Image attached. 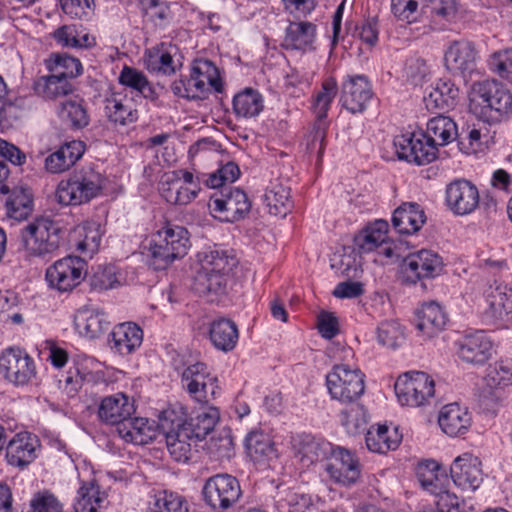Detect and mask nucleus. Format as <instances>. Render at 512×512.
<instances>
[{"label":"nucleus","instance_id":"6ab92c4d","mask_svg":"<svg viewBox=\"0 0 512 512\" xmlns=\"http://www.w3.org/2000/svg\"><path fill=\"white\" fill-rule=\"evenodd\" d=\"M446 203L456 215L471 214L479 205L478 189L465 179L453 181L446 188Z\"/></svg>","mask_w":512,"mask_h":512},{"label":"nucleus","instance_id":"39448f33","mask_svg":"<svg viewBox=\"0 0 512 512\" xmlns=\"http://www.w3.org/2000/svg\"><path fill=\"white\" fill-rule=\"evenodd\" d=\"M65 231L49 218H37L21 229L25 249L32 255L43 256L57 250Z\"/></svg>","mask_w":512,"mask_h":512},{"label":"nucleus","instance_id":"72a5a7b5","mask_svg":"<svg viewBox=\"0 0 512 512\" xmlns=\"http://www.w3.org/2000/svg\"><path fill=\"white\" fill-rule=\"evenodd\" d=\"M438 423L444 433L455 437L468 430L471 425V416L467 409L458 403H450L441 409Z\"/></svg>","mask_w":512,"mask_h":512},{"label":"nucleus","instance_id":"ddd939ff","mask_svg":"<svg viewBox=\"0 0 512 512\" xmlns=\"http://www.w3.org/2000/svg\"><path fill=\"white\" fill-rule=\"evenodd\" d=\"M323 469L329 478L337 484L351 486L355 484L361 476V464L358 457L350 450L333 446Z\"/></svg>","mask_w":512,"mask_h":512},{"label":"nucleus","instance_id":"5701e85b","mask_svg":"<svg viewBox=\"0 0 512 512\" xmlns=\"http://www.w3.org/2000/svg\"><path fill=\"white\" fill-rule=\"evenodd\" d=\"M40 447L39 439L30 432H20L10 439L6 446L7 463L13 467L24 469L37 457Z\"/></svg>","mask_w":512,"mask_h":512},{"label":"nucleus","instance_id":"774afa93","mask_svg":"<svg viewBox=\"0 0 512 512\" xmlns=\"http://www.w3.org/2000/svg\"><path fill=\"white\" fill-rule=\"evenodd\" d=\"M428 73V66L423 59H410L406 64L405 75L407 80L410 81L413 85L421 84Z\"/></svg>","mask_w":512,"mask_h":512},{"label":"nucleus","instance_id":"a878e982","mask_svg":"<svg viewBox=\"0 0 512 512\" xmlns=\"http://www.w3.org/2000/svg\"><path fill=\"white\" fill-rule=\"evenodd\" d=\"M143 342V331L135 323L126 322L116 325L109 335L110 349L119 355L134 353Z\"/></svg>","mask_w":512,"mask_h":512},{"label":"nucleus","instance_id":"a211bd4d","mask_svg":"<svg viewBox=\"0 0 512 512\" xmlns=\"http://www.w3.org/2000/svg\"><path fill=\"white\" fill-rule=\"evenodd\" d=\"M212 208L215 212L223 213L228 222H235L243 219L251 209V202L246 193L235 187H224L219 195L211 198Z\"/></svg>","mask_w":512,"mask_h":512},{"label":"nucleus","instance_id":"864d4df0","mask_svg":"<svg viewBox=\"0 0 512 512\" xmlns=\"http://www.w3.org/2000/svg\"><path fill=\"white\" fill-rule=\"evenodd\" d=\"M341 425L350 435H357L366 430L367 414L362 405L354 404L344 409L340 413Z\"/></svg>","mask_w":512,"mask_h":512},{"label":"nucleus","instance_id":"7c9ffc66","mask_svg":"<svg viewBox=\"0 0 512 512\" xmlns=\"http://www.w3.org/2000/svg\"><path fill=\"white\" fill-rule=\"evenodd\" d=\"M336 93L337 83L335 79L329 78L323 82L322 89L315 98L314 108L318 122L315 125L313 141L320 142L319 154H322L323 152L326 133V124L323 122V120L327 116V111L329 110L330 104L333 98L336 96Z\"/></svg>","mask_w":512,"mask_h":512},{"label":"nucleus","instance_id":"b1692460","mask_svg":"<svg viewBox=\"0 0 512 512\" xmlns=\"http://www.w3.org/2000/svg\"><path fill=\"white\" fill-rule=\"evenodd\" d=\"M444 60L453 74L466 76L476 69L477 51L469 41H454L446 50Z\"/></svg>","mask_w":512,"mask_h":512},{"label":"nucleus","instance_id":"aec40b11","mask_svg":"<svg viewBox=\"0 0 512 512\" xmlns=\"http://www.w3.org/2000/svg\"><path fill=\"white\" fill-rule=\"evenodd\" d=\"M454 484L462 490L475 491L483 481L481 461L471 453L458 456L450 467Z\"/></svg>","mask_w":512,"mask_h":512},{"label":"nucleus","instance_id":"2eb2a0df","mask_svg":"<svg viewBox=\"0 0 512 512\" xmlns=\"http://www.w3.org/2000/svg\"><path fill=\"white\" fill-rule=\"evenodd\" d=\"M86 275L87 263L78 256H67L47 269L46 280L52 288L68 292L77 287Z\"/></svg>","mask_w":512,"mask_h":512},{"label":"nucleus","instance_id":"c756f323","mask_svg":"<svg viewBox=\"0 0 512 512\" xmlns=\"http://www.w3.org/2000/svg\"><path fill=\"white\" fill-rule=\"evenodd\" d=\"M293 446L301 462L308 466L317 461L326 462L334 445L310 434H303L294 439Z\"/></svg>","mask_w":512,"mask_h":512},{"label":"nucleus","instance_id":"c9c22d12","mask_svg":"<svg viewBox=\"0 0 512 512\" xmlns=\"http://www.w3.org/2000/svg\"><path fill=\"white\" fill-rule=\"evenodd\" d=\"M316 37V25L311 22H290L285 30L282 47L286 50L312 49Z\"/></svg>","mask_w":512,"mask_h":512},{"label":"nucleus","instance_id":"4d7b16f0","mask_svg":"<svg viewBox=\"0 0 512 512\" xmlns=\"http://www.w3.org/2000/svg\"><path fill=\"white\" fill-rule=\"evenodd\" d=\"M102 499L97 486L94 484L82 485L74 503L75 512H96Z\"/></svg>","mask_w":512,"mask_h":512},{"label":"nucleus","instance_id":"8fccbe9b","mask_svg":"<svg viewBox=\"0 0 512 512\" xmlns=\"http://www.w3.org/2000/svg\"><path fill=\"white\" fill-rule=\"evenodd\" d=\"M60 119L72 129H82L90 122V117L82 99H70L61 103L58 110Z\"/></svg>","mask_w":512,"mask_h":512},{"label":"nucleus","instance_id":"79ce46f5","mask_svg":"<svg viewBox=\"0 0 512 512\" xmlns=\"http://www.w3.org/2000/svg\"><path fill=\"white\" fill-rule=\"evenodd\" d=\"M73 85L53 73L39 77L34 82L35 93L46 100H56L73 92Z\"/></svg>","mask_w":512,"mask_h":512},{"label":"nucleus","instance_id":"13d9d810","mask_svg":"<svg viewBox=\"0 0 512 512\" xmlns=\"http://www.w3.org/2000/svg\"><path fill=\"white\" fill-rule=\"evenodd\" d=\"M28 512H63V505L49 490L38 491L30 500Z\"/></svg>","mask_w":512,"mask_h":512},{"label":"nucleus","instance_id":"473e14b6","mask_svg":"<svg viewBox=\"0 0 512 512\" xmlns=\"http://www.w3.org/2000/svg\"><path fill=\"white\" fill-rule=\"evenodd\" d=\"M459 89L450 80L439 79L432 84L423 98L428 110H448L455 106Z\"/></svg>","mask_w":512,"mask_h":512},{"label":"nucleus","instance_id":"4be33fe9","mask_svg":"<svg viewBox=\"0 0 512 512\" xmlns=\"http://www.w3.org/2000/svg\"><path fill=\"white\" fill-rule=\"evenodd\" d=\"M373 91L364 75L348 76L342 84L340 101L351 113H361L372 99Z\"/></svg>","mask_w":512,"mask_h":512},{"label":"nucleus","instance_id":"3c124183","mask_svg":"<svg viewBox=\"0 0 512 512\" xmlns=\"http://www.w3.org/2000/svg\"><path fill=\"white\" fill-rule=\"evenodd\" d=\"M46 68L67 81H70L82 73V64L79 59L67 54H52L45 60Z\"/></svg>","mask_w":512,"mask_h":512},{"label":"nucleus","instance_id":"09e8293b","mask_svg":"<svg viewBox=\"0 0 512 512\" xmlns=\"http://www.w3.org/2000/svg\"><path fill=\"white\" fill-rule=\"evenodd\" d=\"M264 202L271 215L285 217L291 207L289 188L280 182H272L266 188Z\"/></svg>","mask_w":512,"mask_h":512},{"label":"nucleus","instance_id":"5fc2aeb1","mask_svg":"<svg viewBox=\"0 0 512 512\" xmlns=\"http://www.w3.org/2000/svg\"><path fill=\"white\" fill-rule=\"evenodd\" d=\"M240 176V169L235 162L229 161L222 165L215 172L209 174L203 183L209 188H224L231 187L230 185L235 182Z\"/></svg>","mask_w":512,"mask_h":512},{"label":"nucleus","instance_id":"680f3d73","mask_svg":"<svg viewBox=\"0 0 512 512\" xmlns=\"http://www.w3.org/2000/svg\"><path fill=\"white\" fill-rule=\"evenodd\" d=\"M488 65L492 72L512 83V49L493 53Z\"/></svg>","mask_w":512,"mask_h":512},{"label":"nucleus","instance_id":"ea45409f","mask_svg":"<svg viewBox=\"0 0 512 512\" xmlns=\"http://www.w3.org/2000/svg\"><path fill=\"white\" fill-rule=\"evenodd\" d=\"M388 223L377 220L363 229L354 238V244L360 254L369 253L381 248L387 239Z\"/></svg>","mask_w":512,"mask_h":512},{"label":"nucleus","instance_id":"9b49d317","mask_svg":"<svg viewBox=\"0 0 512 512\" xmlns=\"http://www.w3.org/2000/svg\"><path fill=\"white\" fill-rule=\"evenodd\" d=\"M394 146L400 159L425 165L438 156V145L424 131L401 134L395 137Z\"/></svg>","mask_w":512,"mask_h":512},{"label":"nucleus","instance_id":"c85d7f7f","mask_svg":"<svg viewBox=\"0 0 512 512\" xmlns=\"http://www.w3.org/2000/svg\"><path fill=\"white\" fill-rule=\"evenodd\" d=\"M84 152V142L80 140L67 142L45 158V169L53 174L62 173L72 167Z\"/></svg>","mask_w":512,"mask_h":512},{"label":"nucleus","instance_id":"a18cd8bd","mask_svg":"<svg viewBox=\"0 0 512 512\" xmlns=\"http://www.w3.org/2000/svg\"><path fill=\"white\" fill-rule=\"evenodd\" d=\"M262 95L252 88H246L233 98V112L237 117H256L263 110Z\"/></svg>","mask_w":512,"mask_h":512},{"label":"nucleus","instance_id":"69168bd1","mask_svg":"<svg viewBox=\"0 0 512 512\" xmlns=\"http://www.w3.org/2000/svg\"><path fill=\"white\" fill-rule=\"evenodd\" d=\"M141 5L143 16L156 25L168 17V6L159 0H145L141 2Z\"/></svg>","mask_w":512,"mask_h":512},{"label":"nucleus","instance_id":"1a4fd4ad","mask_svg":"<svg viewBox=\"0 0 512 512\" xmlns=\"http://www.w3.org/2000/svg\"><path fill=\"white\" fill-rule=\"evenodd\" d=\"M442 257L428 249L408 254L401 262L399 273L403 283L416 284L422 279L435 278L443 270Z\"/></svg>","mask_w":512,"mask_h":512},{"label":"nucleus","instance_id":"f704fd0d","mask_svg":"<svg viewBox=\"0 0 512 512\" xmlns=\"http://www.w3.org/2000/svg\"><path fill=\"white\" fill-rule=\"evenodd\" d=\"M104 114L114 125L127 126L137 121L138 111L121 94L112 93L104 100Z\"/></svg>","mask_w":512,"mask_h":512},{"label":"nucleus","instance_id":"2f4dec72","mask_svg":"<svg viewBox=\"0 0 512 512\" xmlns=\"http://www.w3.org/2000/svg\"><path fill=\"white\" fill-rule=\"evenodd\" d=\"M417 477L422 487L434 494L437 500L444 495L456 496L447 489L448 478L434 460L421 463L417 469Z\"/></svg>","mask_w":512,"mask_h":512},{"label":"nucleus","instance_id":"6e6552de","mask_svg":"<svg viewBox=\"0 0 512 512\" xmlns=\"http://www.w3.org/2000/svg\"><path fill=\"white\" fill-rule=\"evenodd\" d=\"M204 502L214 511L223 512L233 507L242 495L238 479L221 473L209 477L202 489Z\"/></svg>","mask_w":512,"mask_h":512},{"label":"nucleus","instance_id":"0e129e2a","mask_svg":"<svg viewBox=\"0 0 512 512\" xmlns=\"http://www.w3.org/2000/svg\"><path fill=\"white\" fill-rule=\"evenodd\" d=\"M403 337V331L395 321H384L377 328V339L383 346L395 348Z\"/></svg>","mask_w":512,"mask_h":512},{"label":"nucleus","instance_id":"0eeeda50","mask_svg":"<svg viewBox=\"0 0 512 512\" xmlns=\"http://www.w3.org/2000/svg\"><path fill=\"white\" fill-rule=\"evenodd\" d=\"M394 389L402 405L419 407L429 405L435 394V382L422 371H409L400 375Z\"/></svg>","mask_w":512,"mask_h":512},{"label":"nucleus","instance_id":"e2e57ef3","mask_svg":"<svg viewBox=\"0 0 512 512\" xmlns=\"http://www.w3.org/2000/svg\"><path fill=\"white\" fill-rule=\"evenodd\" d=\"M19 296L12 290L0 291V316H4L6 320H11L15 324L23 322L22 314L14 311L19 305Z\"/></svg>","mask_w":512,"mask_h":512},{"label":"nucleus","instance_id":"f257e3e1","mask_svg":"<svg viewBox=\"0 0 512 512\" xmlns=\"http://www.w3.org/2000/svg\"><path fill=\"white\" fill-rule=\"evenodd\" d=\"M197 257L199 267L193 276L192 290L213 301V296L226 292L228 275L237 265V259L231 251L221 248L200 252Z\"/></svg>","mask_w":512,"mask_h":512},{"label":"nucleus","instance_id":"9d476101","mask_svg":"<svg viewBox=\"0 0 512 512\" xmlns=\"http://www.w3.org/2000/svg\"><path fill=\"white\" fill-rule=\"evenodd\" d=\"M326 384L331 397L341 402H354L365 390L364 374L345 364L333 367L326 376Z\"/></svg>","mask_w":512,"mask_h":512},{"label":"nucleus","instance_id":"bf43d9fd","mask_svg":"<svg viewBox=\"0 0 512 512\" xmlns=\"http://www.w3.org/2000/svg\"><path fill=\"white\" fill-rule=\"evenodd\" d=\"M487 383L494 388H504L512 384V360L506 359L495 363L487 374Z\"/></svg>","mask_w":512,"mask_h":512},{"label":"nucleus","instance_id":"f8f14e48","mask_svg":"<svg viewBox=\"0 0 512 512\" xmlns=\"http://www.w3.org/2000/svg\"><path fill=\"white\" fill-rule=\"evenodd\" d=\"M0 373L15 386H24L38 379L33 358L25 350L15 347L1 354Z\"/></svg>","mask_w":512,"mask_h":512},{"label":"nucleus","instance_id":"f3484780","mask_svg":"<svg viewBox=\"0 0 512 512\" xmlns=\"http://www.w3.org/2000/svg\"><path fill=\"white\" fill-rule=\"evenodd\" d=\"M172 408L176 409L174 419L181 420V428L194 440V444L206 438L211 433L220 418L219 410L215 407L204 408L196 413L195 416L186 419L187 409L181 404H176Z\"/></svg>","mask_w":512,"mask_h":512},{"label":"nucleus","instance_id":"338daca9","mask_svg":"<svg viewBox=\"0 0 512 512\" xmlns=\"http://www.w3.org/2000/svg\"><path fill=\"white\" fill-rule=\"evenodd\" d=\"M391 9L398 19L411 23L417 19L418 0H391Z\"/></svg>","mask_w":512,"mask_h":512},{"label":"nucleus","instance_id":"412c9836","mask_svg":"<svg viewBox=\"0 0 512 512\" xmlns=\"http://www.w3.org/2000/svg\"><path fill=\"white\" fill-rule=\"evenodd\" d=\"M457 346L459 358L469 364H485L492 356L493 342L482 330L464 335Z\"/></svg>","mask_w":512,"mask_h":512},{"label":"nucleus","instance_id":"dca6fc26","mask_svg":"<svg viewBox=\"0 0 512 512\" xmlns=\"http://www.w3.org/2000/svg\"><path fill=\"white\" fill-rule=\"evenodd\" d=\"M487 308L483 312L486 325L506 327L512 318V291L506 285L494 282L484 292Z\"/></svg>","mask_w":512,"mask_h":512},{"label":"nucleus","instance_id":"7ed1b4c3","mask_svg":"<svg viewBox=\"0 0 512 512\" xmlns=\"http://www.w3.org/2000/svg\"><path fill=\"white\" fill-rule=\"evenodd\" d=\"M190 246L188 230L183 226L167 223L152 235L149 263L154 270H164L176 259L183 258Z\"/></svg>","mask_w":512,"mask_h":512},{"label":"nucleus","instance_id":"bb28decb","mask_svg":"<svg viewBox=\"0 0 512 512\" xmlns=\"http://www.w3.org/2000/svg\"><path fill=\"white\" fill-rule=\"evenodd\" d=\"M176 53L175 45L162 42L145 51L144 66L151 73L173 75L181 66L174 60Z\"/></svg>","mask_w":512,"mask_h":512},{"label":"nucleus","instance_id":"de8ad7c7","mask_svg":"<svg viewBox=\"0 0 512 512\" xmlns=\"http://www.w3.org/2000/svg\"><path fill=\"white\" fill-rule=\"evenodd\" d=\"M7 214L10 218L21 221L33 211V196L29 189L15 187L6 200Z\"/></svg>","mask_w":512,"mask_h":512},{"label":"nucleus","instance_id":"cd10ccee","mask_svg":"<svg viewBox=\"0 0 512 512\" xmlns=\"http://www.w3.org/2000/svg\"><path fill=\"white\" fill-rule=\"evenodd\" d=\"M426 222L423 208L415 202H406L396 208L392 215V225L400 234L418 232Z\"/></svg>","mask_w":512,"mask_h":512},{"label":"nucleus","instance_id":"a19ab883","mask_svg":"<svg viewBox=\"0 0 512 512\" xmlns=\"http://www.w3.org/2000/svg\"><path fill=\"white\" fill-rule=\"evenodd\" d=\"M210 340L213 345L222 351H231L238 341L236 324L229 319H218L210 325Z\"/></svg>","mask_w":512,"mask_h":512},{"label":"nucleus","instance_id":"423d86ee","mask_svg":"<svg viewBox=\"0 0 512 512\" xmlns=\"http://www.w3.org/2000/svg\"><path fill=\"white\" fill-rule=\"evenodd\" d=\"M173 365L175 370L181 372L183 386L194 400L208 403L214 399L218 389L217 379L211 375L205 363L189 364L175 358Z\"/></svg>","mask_w":512,"mask_h":512},{"label":"nucleus","instance_id":"4c0bfd02","mask_svg":"<svg viewBox=\"0 0 512 512\" xmlns=\"http://www.w3.org/2000/svg\"><path fill=\"white\" fill-rule=\"evenodd\" d=\"M119 436L127 443L146 445L156 439L157 433L147 418H128L117 427Z\"/></svg>","mask_w":512,"mask_h":512},{"label":"nucleus","instance_id":"393cba45","mask_svg":"<svg viewBox=\"0 0 512 512\" xmlns=\"http://www.w3.org/2000/svg\"><path fill=\"white\" fill-rule=\"evenodd\" d=\"M135 412V407L124 393L105 396L98 405L99 419L110 425L120 426Z\"/></svg>","mask_w":512,"mask_h":512},{"label":"nucleus","instance_id":"37998d69","mask_svg":"<svg viewBox=\"0 0 512 512\" xmlns=\"http://www.w3.org/2000/svg\"><path fill=\"white\" fill-rule=\"evenodd\" d=\"M118 80L121 85L137 92L145 99L155 101L158 98L155 88L142 71L133 67L124 66L119 74Z\"/></svg>","mask_w":512,"mask_h":512},{"label":"nucleus","instance_id":"e433bc0d","mask_svg":"<svg viewBox=\"0 0 512 512\" xmlns=\"http://www.w3.org/2000/svg\"><path fill=\"white\" fill-rule=\"evenodd\" d=\"M74 324L78 333L88 339L100 337L110 327V322L103 312L88 308L77 312Z\"/></svg>","mask_w":512,"mask_h":512},{"label":"nucleus","instance_id":"20e7f679","mask_svg":"<svg viewBox=\"0 0 512 512\" xmlns=\"http://www.w3.org/2000/svg\"><path fill=\"white\" fill-rule=\"evenodd\" d=\"M104 187V177L93 168H83L57 186L55 197L62 205H81L96 198Z\"/></svg>","mask_w":512,"mask_h":512},{"label":"nucleus","instance_id":"4468645a","mask_svg":"<svg viewBox=\"0 0 512 512\" xmlns=\"http://www.w3.org/2000/svg\"><path fill=\"white\" fill-rule=\"evenodd\" d=\"M175 408L164 410L159 419V428L166 439V446L171 457L177 462H187L191 458L194 440L181 428V420L174 419Z\"/></svg>","mask_w":512,"mask_h":512},{"label":"nucleus","instance_id":"c03bdc74","mask_svg":"<svg viewBox=\"0 0 512 512\" xmlns=\"http://www.w3.org/2000/svg\"><path fill=\"white\" fill-rule=\"evenodd\" d=\"M365 441L371 452L386 453L398 447L401 437L396 429L391 434L386 425H378L376 428L371 427L367 430Z\"/></svg>","mask_w":512,"mask_h":512},{"label":"nucleus","instance_id":"052dcab7","mask_svg":"<svg viewBox=\"0 0 512 512\" xmlns=\"http://www.w3.org/2000/svg\"><path fill=\"white\" fill-rule=\"evenodd\" d=\"M193 70L197 76L204 80L206 92L209 91V87H212L216 92L222 91L219 70L211 61L199 60L193 66Z\"/></svg>","mask_w":512,"mask_h":512},{"label":"nucleus","instance_id":"58836bf2","mask_svg":"<svg viewBox=\"0 0 512 512\" xmlns=\"http://www.w3.org/2000/svg\"><path fill=\"white\" fill-rule=\"evenodd\" d=\"M447 316L441 306L435 302L425 303L417 311L416 327L428 337H433L443 330Z\"/></svg>","mask_w":512,"mask_h":512},{"label":"nucleus","instance_id":"603ef678","mask_svg":"<svg viewBox=\"0 0 512 512\" xmlns=\"http://www.w3.org/2000/svg\"><path fill=\"white\" fill-rule=\"evenodd\" d=\"M246 449L256 461L262 460V458L271 459L276 457V449L270 437L258 431L250 432L245 439Z\"/></svg>","mask_w":512,"mask_h":512},{"label":"nucleus","instance_id":"f03ea898","mask_svg":"<svg viewBox=\"0 0 512 512\" xmlns=\"http://www.w3.org/2000/svg\"><path fill=\"white\" fill-rule=\"evenodd\" d=\"M469 101L470 111L488 124L500 123L512 113V94L495 79L474 82Z\"/></svg>","mask_w":512,"mask_h":512},{"label":"nucleus","instance_id":"6e6d98bb","mask_svg":"<svg viewBox=\"0 0 512 512\" xmlns=\"http://www.w3.org/2000/svg\"><path fill=\"white\" fill-rule=\"evenodd\" d=\"M89 284L93 290H108L120 285L117 277L116 268L112 265L97 266L92 268V274L89 277Z\"/></svg>","mask_w":512,"mask_h":512},{"label":"nucleus","instance_id":"49530a36","mask_svg":"<svg viewBox=\"0 0 512 512\" xmlns=\"http://www.w3.org/2000/svg\"><path fill=\"white\" fill-rule=\"evenodd\" d=\"M425 133L438 146H445L457 138V125L450 117L438 115L427 122Z\"/></svg>","mask_w":512,"mask_h":512}]
</instances>
